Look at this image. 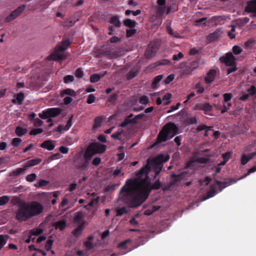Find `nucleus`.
Returning <instances> with one entry per match:
<instances>
[{
    "mask_svg": "<svg viewBox=\"0 0 256 256\" xmlns=\"http://www.w3.org/2000/svg\"><path fill=\"white\" fill-rule=\"evenodd\" d=\"M206 18H203L196 21V25L197 26H202L206 23Z\"/></svg>",
    "mask_w": 256,
    "mask_h": 256,
    "instance_id": "obj_57",
    "label": "nucleus"
},
{
    "mask_svg": "<svg viewBox=\"0 0 256 256\" xmlns=\"http://www.w3.org/2000/svg\"><path fill=\"white\" fill-rule=\"evenodd\" d=\"M101 78V76L98 74H93L90 76V80L92 82H98Z\"/></svg>",
    "mask_w": 256,
    "mask_h": 256,
    "instance_id": "obj_34",
    "label": "nucleus"
},
{
    "mask_svg": "<svg viewBox=\"0 0 256 256\" xmlns=\"http://www.w3.org/2000/svg\"><path fill=\"white\" fill-rule=\"evenodd\" d=\"M98 198H94L90 200V202L88 203V204L87 206H85V208H88V206H92L94 204H98Z\"/></svg>",
    "mask_w": 256,
    "mask_h": 256,
    "instance_id": "obj_55",
    "label": "nucleus"
},
{
    "mask_svg": "<svg viewBox=\"0 0 256 256\" xmlns=\"http://www.w3.org/2000/svg\"><path fill=\"white\" fill-rule=\"evenodd\" d=\"M42 232H43L42 229L41 228H34L31 230L32 234L33 235H34V236L38 235V234L42 233Z\"/></svg>",
    "mask_w": 256,
    "mask_h": 256,
    "instance_id": "obj_43",
    "label": "nucleus"
},
{
    "mask_svg": "<svg viewBox=\"0 0 256 256\" xmlns=\"http://www.w3.org/2000/svg\"><path fill=\"white\" fill-rule=\"evenodd\" d=\"M220 60L222 63L228 66L236 64V58L231 52L227 53L225 56L220 57Z\"/></svg>",
    "mask_w": 256,
    "mask_h": 256,
    "instance_id": "obj_8",
    "label": "nucleus"
},
{
    "mask_svg": "<svg viewBox=\"0 0 256 256\" xmlns=\"http://www.w3.org/2000/svg\"><path fill=\"white\" fill-rule=\"evenodd\" d=\"M6 242V238L2 235H0V250L5 245Z\"/></svg>",
    "mask_w": 256,
    "mask_h": 256,
    "instance_id": "obj_44",
    "label": "nucleus"
},
{
    "mask_svg": "<svg viewBox=\"0 0 256 256\" xmlns=\"http://www.w3.org/2000/svg\"><path fill=\"white\" fill-rule=\"evenodd\" d=\"M232 52L234 54H238L242 52V48L238 46H234L232 48Z\"/></svg>",
    "mask_w": 256,
    "mask_h": 256,
    "instance_id": "obj_48",
    "label": "nucleus"
},
{
    "mask_svg": "<svg viewBox=\"0 0 256 256\" xmlns=\"http://www.w3.org/2000/svg\"><path fill=\"white\" fill-rule=\"evenodd\" d=\"M144 114H138L135 116L134 118L132 119L131 118V117L132 116V115H130L128 118H126L124 121L120 125V127H125L128 124H129L131 122H133L134 123L136 122L135 120L141 118L144 116Z\"/></svg>",
    "mask_w": 256,
    "mask_h": 256,
    "instance_id": "obj_12",
    "label": "nucleus"
},
{
    "mask_svg": "<svg viewBox=\"0 0 256 256\" xmlns=\"http://www.w3.org/2000/svg\"><path fill=\"white\" fill-rule=\"evenodd\" d=\"M245 11L250 12L253 16H256V0H252L248 2Z\"/></svg>",
    "mask_w": 256,
    "mask_h": 256,
    "instance_id": "obj_11",
    "label": "nucleus"
},
{
    "mask_svg": "<svg viewBox=\"0 0 256 256\" xmlns=\"http://www.w3.org/2000/svg\"><path fill=\"white\" fill-rule=\"evenodd\" d=\"M24 5H22L18 7L16 10L12 12V13L9 16L6 18L5 22H8L14 20L22 13V12L24 10Z\"/></svg>",
    "mask_w": 256,
    "mask_h": 256,
    "instance_id": "obj_9",
    "label": "nucleus"
},
{
    "mask_svg": "<svg viewBox=\"0 0 256 256\" xmlns=\"http://www.w3.org/2000/svg\"><path fill=\"white\" fill-rule=\"evenodd\" d=\"M162 75H158L156 76L152 82V86L154 87L162 80Z\"/></svg>",
    "mask_w": 256,
    "mask_h": 256,
    "instance_id": "obj_40",
    "label": "nucleus"
},
{
    "mask_svg": "<svg viewBox=\"0 0 256 256\" xmlns=\"http://www.w3.org/2000/svg\"><path fill=\"white\" fill-rule=\"evenodd\" d=\"M174 78V74H171L167 76V78L164 80V82L166 84L170 83L172 82Z\"/></svg>",
    "mask_w": 256,
    "mask_h": 256,
    "instance_id": "obj_60",
    "label": "nucleus"
},
{
    "mask_svg": "<svg viewBox=\"0 0 256 256\" xmlns=\"http://www.w3.org/2000/svg\"><path fill=\"white\" fill-rule=\"evenodd\" d=\"M122 130H118L116 132L114 133L111 136L114 139L120 140V136L122 134Z\"/></svg>",
    "mask_w": 256,
    "mask_h": 256,
    "instance_id": "obj_56",
    "label": "nucleus"
},
{
    "mask_svg": "<svg viewBox=\"0 0 256 256\" xmlns=\"http://www.w3.org/2000/svg\"><path fill=\"white\" fill-rule=\"evenodd\" d=\"M96 100L95 96L92 94H90L88 95L86 102L88 104H92Z\"/></svg>",
    "mask_w": 256,
    "mask_h": 256,
    "instance_id": "obj_51",
    "label": "nucleus"
},
{
    "mask_svg": "<svg viewBox=\"0 0 256 256\" xmlns=\"http://www.w3.org/2000/svg\"><path fill=\"white\" fill-rule=\"evenodd\" d=\"M138 102L141 104L146 105L149 102V98L146 96H142L140 97Z\"/></svg>",
    "mask_w": 256,
    "mask_h": 256,
    "instance_id": "obj_31",
    "label": "nucleus"
},
{
    "mask_svg": "<svg viewBox=\"0 0 256 256\" xmlns=\"http://www.w3.org/2000/svg\"><path fill=\"white\" fill-rule=\"evenodd\" d=\"M116 216H122L128 212V209L126 207L118 208L116 209Z\"/></svg>",
    "mask_w": 256,
    "mask_h": 256,
    "instance_id": "obj_28",
    "label": "nucleus"
},
{
    "mask_svg": "<svg viewBox=\"0 0 256 256\" xmlns=\"http://www.w3.org/2000/svg\"><path fill=\"white\" fill-rule=\"evenodd\" d=\"M41 162V159L38 158L32 159L28 161L24 164V166L27 169L30 166H32L37 165L38 164H40Z\"/></svg>",
    "mask_w": 256,
    "mask_h": 256,
    "instance_id": "obj_18",
    "label": "nucleus"
},
{
    "mask_svg": "<svg viewBox=\"0 0 256 256\" xmlns=\"http://www.w3.org/2000/svg\"><path fill=\"white\" fill-rule=\"evenodd\" d=\"M248 94L250 96H254L256 94V88L254 86L252 85L247 90Z\"/></svg>",
    "mask_w": 256,
    "mask_h": 256,
    "instance_id": "obj_37",
    "label": "nucleus"
},
{
    "mask_svg": "<svg viewBox=\"0 0 256 256\" xmlns=\"http://www.w3.org/2000/svg\"><path fill=\"white\" fill-rule=\"evenodd\" d=\"M24 98V94L22 92H20L16 94L15 98L12 100V102L14 104L18 103L21 104L22 103Z\"/></svg>",
    "mask_w": 256,
    "mask_h": 256,
    "instance_id": "obj_17",
    "label": "nucleus"
},
{
    "mask_svg": "<svg viewBox=\"0 0 256 256\" xmlns=\"http://www.w3.org/2000/svg\"><path fill=\"white\" fill-rule=\"evenodd\" d=\"M16 217L20 221H26L32 217L26 203L20 206L16 212Z\"/></svg>",
    "mask_w": 256,
    "mask_h": 256,
    "instance_id": "obj_4",
    "label": "nucleus"
},
{
    "mask_svg": "<svg viewBox=\"0 0 256 256\" xmlns=\"http://www.w3.org/2000/svg\"><path fill=\"white\" fill-rule=\"evenodd\" d=\"M74 80V76L72 75H68L64 77V81L66 84H68L69 82H72Z\"/></svg>",
    "mask_w": 256,
    "mask_h": 256,
    "instance_id": "obj_42",
    "label": "nucleus"
},
{
    "mask_svg": "<svg viewBox=\"0 0 256 256\" xmlns=\"http://www.w3.org/2000/svg\"><path fill=\"white\" fill-rule=\"evenodd\" d=\"M60 95L64 96V95H68L71 96H76V92L71 88H66L61 91Z\"/></svg>",
    "mask_w": 256,
    "mask_h": 256,
    "instance_id": "obj_21",
    "label": "nucleus"
},
{
    "mask_svg": "<svg viewBox=\"0 0 256 256\" xmlns=\"http://www.w3.org/2000/svg\"><path fill=\"white\" fill-rule=\"evenodd\" d=\"M216 74L215 70H210L206 74L204 78V81L206 84H210L212 82Z\"/></svg>",
    "mask_w": 256,
    "mask_h": 256,
    "instance_id": "obj_15",
    "label": "nucleus"
},
{
    "mask_svg": "<svg viewBox=\"0 0 256 256\" xmlns=\"http://www.w3.org/2000/svg\"><path fill=\"white\" fill-rule=\"evenodd\" d=\"M48 110L50 117H56L60 113V110L59 108H48Z\"/></svg>",
    "mask_w": 256,
    "mask_h": 256,
    "instance_id": "obj_19",
    "label": "nucleus"
},
{
    "mask_svg": "<svg viewBox=\"0 0 256 256\" xmlns=\"http://www.w3.org/2000/svg\"><path fill=\"white\" fill-rule=\"evenodd\" d=\"M256 172V166H255L252 167V168H250V169H249L248 170V171L247 173L244 176L240 178L239 179H238V180L232 179V180H230L229 181L223 182L216 181V184L217 186H218V188H220V190L221 191V190H222L223 188H225L226 187L228 186H230L232 184H234V183L236 182L238 180H242V179L248 176L251 173L254 172Z\"/></svg>",
    "mask_w": 256,
    "mask_h": 256,
    "instance_id": "obj_7",
    "label": "nucleus"
},
{
    "mask_svg": "<svg viewBox=\"0 0 256 256\" xmlns=\"http://www.w3.org/2000/svg\"><path fill=\"white\" fill-rule=\"evenodd\" d=\"M136 32V30L134 29H130L126 30V36L130 37L134 34Z\"/></svg>",
    "mask_w": 256,
    "mask_h": 256,
    "instance_id": "obj_64",
    "label": "nucleus"
},
{
    "mask_svg": "<svg viewBox=\"0 0 256 256\" xmlns=\"http://www.w3.org/2000/svg\"><path fill=\"white\" fill-rule=\"evenodd\" d=\"M88 224V223L86 222H84L81 223L72 232L73 234L76 236H79L84 230L85 226Z\"/></svg>",
    "mask_w": 256,
    "mask_h": 256,
    "instance_id": "obj_14",
    "label": "nucleus"
},
{
    "mask_svg": "<svg viewBox=\"0 0 256 256\" xmlns=\"http://www.w3.org/2000/svg\"><path fill=\"white\" fill-rule=\"evenodd\" d=\"M84 73L80 68H78L76 72V76L78 78H82L83 76Z\"/></svg>",
    "mask_w": 256,
    "mask_h": 256,
    "instance_id": "obj_63",
    "label": "nucleus"
},
{
    "mask_svg": "<svg viewBox=\"0 0 256 256\" xmlns=\"http://www.w3.org/2000/svg\"><path fill=\"white\" fill-rule=\"evenodd\" d=\"M236 30V28L234 26H232V30L231 31L229 32H228V36H230V38H235V34H234V32Z\"/></svg>",
    "mask_w": 256,
    "mask_h": 256,
    "instance_id": "obj_62",
    "label": "nucleus"
},
{
    "mask_svg": "<svg viewBox=\"0 0 256 256\" xmlns=\"http://www.w3.org/2000/svg\"><path fill=\"white\" fill-rule=\"evenodd\" d=\"M72 116L68 120L67 124H66V126L63 128V130H68L70 129V128L72 126Z\"/></svg>",
    "mask_w": 256,
    "mask_h": 256,
    "instance_id": "obj_45",
    "label": "nucleus"
},
{
    "mask_svg": "<svg viewBox=\"0 0 256 256\" xmlns=\"http://www.w3.org/2000/svg\"><path fill=\"white\" fill-rule=\"evenodd\" d=\"M195 88L198 90V93L201 94L204 91V88L201 86L200 82H198L196 84Z\"/></svg>",
    "mask_w": 256,
    "mask_h": 256,
    "instance_id": "obj_53",
    "label": "nucleus"
},
{
    "mask_svg": "<svg viewBox=\"0 0 256 256\" xmlns=\"http://www.w3.org/2000/svg\"><path fill=\"white\" fill-rule=\"evenodd\" d=\"M54 226L56 229H59L62 230H64L66 226V222L64 220H60L56 222Z\"/></svg>",
    "mask_w": 256,
    "mask_h": 256,
    "instance_id": "obj_20",
    "label": "nucleus"
},
{
    "mask_svg": "<svg viewBox=\"0 0 256 256\" xmlns=\"http://www.w3.org/2000/svg\"><path fill=\"white\" fill-rule=\"evenodd\" d=\"M26 132L27 130L21 126H18L16 129V134L18 136L24 135Z\"/></svg>",
    "mask_w": 256,
    "mask_h": 256,
    "instance_id": "obj_26",
    "label": "nucleus"
},
{
    "mask_svg": "<svg viewBox=\"0 0 256 256\" xmlns=\"http://www.w3.org/2000/svg\"><path fill=\"white\" fill-rule=\"evenodd\" d=\"M26 204L32 217L40 214L44 210L43 205L37 201H32Z\"/></svg>",
    "mask_w": 256,
    "mask_h": 256,
    "instance_id": "obj_6",
    "label": "nucleus"
},
{
    "mask_svg": "<svg viewBox=\"0 0 256 256\" xmlns=\"http://www.w3.org/2000/svg\"><path fill=\"white\" fill-rule=\"evenodd\" d=\"M53 242L54 241L52 240H48L46 241L45 245V248L46 250H49L51 249Z\"/></svg>",
    "mask_w": 256,
    "mask_h": 256,
    "instance_id": "obj_54",
    "label": "nucleus"
},
{
    "mask_svg": "<svg viewBox=\"0 0 256 256\" xmlns=\"http://www.w3.org/2000/svg\"><path fill=\"white\" fill-rule=\"evenodd\" d=\"M141 12V10H138L136 11H133L131 10H126L125 12L126 15L128 16L130 14H132L134 16H138L140 14Z\"/></svg>",
    "mask_w": 256,
    "mask_h": 256,
    "instance_id": "obj_46",
    "label": "nucleus"
},
{
    "mask_svg": "<svg viewBox=\"0 0 256 256\" xmlns=\"http://www.w3.org/2000/svg\"><path fill=\"white\" fill-rule=\"evenodd\" d=\"M230 68H228L227 70V74H231L232 72H234L237 70V68L236 66V64H234V66H230Z\"/></svg>",
    "mask_w": 256,
    "mask_h": 256,
    "instance_id": "obj_61",
    "label": "nucleus"
},
{
    "mask_svg": "<svg viewBox=\"0 0 256 256\" xmlns=\"http://www.w3.org/2000/svg\"><path fill=\"white\" fill-rule=\"evenodd\" d=\"M106 150V146L99 142H93L90 144L84 152V162L80 167L82 170H85L88 166V162L96 154H102Z\"/></svg>",
    "mask_w": 256,
    "mask_h": 256,
    "instance_id": "obj_2",
    "label": "nucleus"
},
{
    "mask_svg": "<svg viewBox=\"0 0 256 256\" xmlns=\"http://www.w3.org/2000/svg\"><path fill=\"white\" fill-rule=\"evenodd\" d=\"M177 132L176 126L173 123H169L166 124L160 132L158 140L160 142H165L168 139L173 138Z\"/></svg>",
    "mask_w": 256,
    "mask_h": 256,
    "instance_id": "obj_3",
    "label": "nucleus"
},
{
    "mask_svg": "<svg viewBox=\"0 0 256 256\" xmlns=\"http://www.w3.org/2000/svg\"><path fill=\"white\" fill-rule=\"evenodd\" d=\"M48 182L44 180H39V182L34 184V186L36 187H41L42 186H45L48 184Z\"/></svg>",
    "mask_w": 256,
    "mask_h": 256,
    "instance_id": "obj_49",
    "label": "nucleus"
},
{
    "mask_svg": "<svg viewBox=\"0 0 256 256\" xmlns=\"http://www.w3.org/2000/svg\"><path fill=\"white\" fill-rule=\"evenodd\" d=\"M216 192L215 190H212L207 192L206 196H204L201 200H198V202H202L208 199L209 198L213 197L216 195Z\"/></svg>",
    "mask_w": 256,
    "mask_h": 256,
    "instance_id": "obj_24",
    "label": "nucleus"
},
{
    "mask_svg": "<svg viewBox=\"0 0 256 256\" xmlns=\"http://www.w3.org/2000/svg\"><path fill=\"white\" fill-rule=\"evenodd\" d=\"M39 116L42 119H46L50 117L48 110L43 111L42 113L38 114Z\"/></svg>",
    "mask_w": 256,
    "mask_h": 256,
    "instance_id": "obj_50",
    "label": "nucleus"
},
{
    "mask_svg": "<svg viewBox=\"0 0 256 256\" xmlns=\"http://www.w3.org/2000/svg\"><path fill=\"white\" fill-rule=\"evenodd\" d=\"M66 48H62V46H56L54 52L48 57V59L54 61L66 59L68 54L64 52Z\"/></svg>",
    "mask_w": 256,
    "mask_h": 256,
    "instance_id": "obj_5",
    "label": "nucleus"
},
{
    "mask_svg": "<svg viewBox=\"0 0 256 256\" xmlns=\"http://www.w3.org/2000/svg\"><path fill=\"white\" fill-rule=\"evenodd\" d=\"M83 218V214L81 212H78L75 215L74 220L75 222H80Z\"/></svg>",
    "mask_w": 256,
    "mask_h": 256,
    "instance_id": "obj_33",
    "label": "nucleus"
},
{
    "mask_svg": "<svg viewBox=\"0 0 256 256\" xmlns=\"http://www.w3.org/2000/svg\"><path fill=\"white\" fill-rule=\"evenodd\" d=\"M250 97V96L246 92H244L242 94V96L240 98V100L242 101H246L249 99Z\"/></svg>",
    "mask_w": 256,
    "mask_h": 256,
    "instance_id": "obj_59",
    "label": "nucleus"
},
{
    "mask_svg": "<svg viewBox=\"0 0 256 256\" xmlns=\"http://www.w3.org/2000/svg\"><path fill=\"white\" fill-rule=\"evenodd\" d=\"M9 200V197L6 196L0 198V206H3L6 204Z\"/></svg>",
    "mask_w": 256,
    "mask_h": 256,
    "instance_id": "obj_47",
    "label": "nucleus"
},
{
    "mask_svg": "<svg viewBox=\"0 0 256 256\" xmlns=\"http://www.w3.org/2000/svg\"><path fill=\"white\" fill-rule=\"evenodd\" d=\"M22 139L18 138H13L12 142V144L15 147H17L20 146L22 142Z\"/></svg>",
    "mask_w": 256,
    "mask_h": 256,
    "instance_id": "obj_36",
    "label": "nucleus"
},
{
    "mask_svg": "<svg viewBox=\"0 0 256 256\" xmlns=\"http://www.w3.org/2000/svg\"><path fill=\"white\" fill-rule=\"evenodd\" d=\"M94 240L92 236H90L88 238V240L84 242V245L88 250H90L94 247V245L92 242Z\"/></svg>",
    "mask_w": 256,
    "mask_h": 256,
    "instance_id": "obj_23",
    "label": "nucleus"
},
{
    "mask_svg": "<svg viewBox=\"0 0 256 256\" xmlns=\"http://www.w3.org/2000/svg\"><path fill=\"white\" fill-rule=\"evenodd\" d=\"M231 155L232 153L230 152H226L222 154V158L224 160L228 162L230 158Z\"/></svg>",
    "mask_w": 256,
    "mask_h": 256,
    "instance_id": "obj_58",
    "label": "nucleus"
},
{
    "mask_svg": "<svg viewBox=\"0 0 256 256\" xmlns=\"http://www.w3.org/2000/svg\"><path fill=\"white\" fill-rule=\"evenodd\" d=\"M138 74V71L136 70L133 69L130 70L128 74V80L132 79L136 76Z\"/></svg>",
    "mask_w": 256,
    "mask_h": 256,
    "instance_id": "obj_32",
    "label": "nucleus"
},
{
    "mask_svg": "<svg viewBox=\"0 0 256 256\" xmlns=\"http://www.w3.org/2000/svg\"><path fill=\"white\" fill-rule=\"evenodd\" d=\"M212 106L208 104H205L197 107L196 109L203 110L204 112H209L212 110Z\"/></svg>",
    "mask_w": 256,
    "mask_h": 256,
    "instance_id": "obj_27",
    "label": "nucleus"
},
{
    "mask_svg": "<svg viewBox=\"0 0 256 256\" xmlns=\"http://www.w3.org/2000/svg\"><path fill=\"white\" fill-rule=\"evenodd\" d=\"M36 178V174H28L26 177V180L28 182H32Z\"/></svg>",
    "mask_w": 256,
    "mask_h": 256,
    "instance_id": "obj_38",
    "label": "nucleus"
},
{
    "mask_svg": "<svg viewBox=\"0 0 256 256\" xmlns=\"http://www.w3.org/2000/svg\"><path fill=\"white\" fill-rule=\"evenodd\" d=\"M102 121V118H98L95 119L94 128H96L100 126Z\"/></svg>",
    "mask_w": 256,
    "mask_h": 256,
    "instance_id": "obj_41",
    "label": "nucleus"
},
{
    "mask_svg": "<svg viewBox=\"0 0 256 256\" xmlns=\"http://www.w3.org/2000/svg\"><path fill=\"white\" fill-rule=\"evenodd\" d=\"M156 50V48H154L153 44H150L146 51L145 56L147 58H150L155 54Z\"/></svg>",
    "mask_w": 256,
    "mask_h": 256,
    "instance_id": "obj_13",
    "label": "nucleus"
},
{
    "mask_svg": "<svg viewBox=\"0 0 256 256\" xmlns=\"http://www.w3.org/2000/svg\"><path fill=\"white\" fill-rule=\"evenodd\" d=\"M170 156H157L148 160L146 166L142 168L134 180H128L120 190L121 199L130 208L140 206L148 198L150 188L158 190L160 187L159 180L151 185V180L156 178L160 172L163 162H167Z\"/></svg>",
    "mask_w": 256,
    "mask_h": 256,
    "instance_id": "obj_1",
    "label": "nucleus"
},
{
    "mask_svg": "<svg viewBox=\"0 0 256 256\" xmlns=\"http://www.w3.org/2000/svg\"><path fill=\"white\" fill-rule=\"evenodd\" d=\"M40 146L48 150H52L55 148V144H54L52 141L50 140H47L44 142L40 144Z\"/></svg>",
    "mask_w": 256,
    "mask_h": 256,
    "instance_id": "obj_16",
    "label": "nucleus"
},
{
    "mask_svg": "<svg viewBox=\"0 0 256 256\" xmlns=\"http://www.w3.org/2000/svg\"><path fill=\"white\" fill-rule=\"evenodd\" d=\"M224 102H226L230 100L232 98V94L230 93H226L223 95Z\"/></svg>",
    "mask_w": 256,
    "mask_h": 256,
    "instance_id": "obj_52",
    "label": "nucleus"
},
{
    "mask_svg": "<svg viewBox=\"0 0 256 256\" xmlns=\"http://www.w3.org/2000/svg\"><path fill=\"white\" fill-rule=\"evenodd\" d=\"M26 170V168L24 166L23 168H18L12 172L13 175L17 176L20 174L21 173H22Z\"/></svg>",
    "mask_w": 256,
    "mask_h": 256,
    "instance_id": "obj_35",
    "label": "nucleus"
},
{
    "mask_svg": "<svg viewBox=\"0 0 256 256\" xmlns=\"http://www.w3.org/2000/svg\"><path fill=\"white\" fill-rule=\"evenodd\" d=\"M43 130L41 128H37L32 129L30 132V135L36 136L38 134H41Z\"/></svg>",
    "mask_w": 256,
    "mask_h": 256,
    "instance_id": "obj_39",
    "label": "nucleus"
},
{
    "mask_svg": "<svg viewBox=\"0 0 256 256\" xmlns=\"http://www.w3.org/2000/svg\"><path fill=\"white\" fill-rule=\"evenodd\" d=\"M167 31L168 33L176 38H181L182 36L177 32L173 31L170 27H167Z\"/></svg>",
    "mask_w": 256,
    "mask_h": 256,
    "instance_id": "obj_30",
    "label": "nucleus"
},
{
    "mask_svg": "<svg viewBox=\"0 0 256 256\" xmlns=\"http://www.w3.org/2000/svg\"><path fill=\"white\" fill-rule=\"evenodd\" d=\"M110 22L114 27H120L121 25V23L118 20V18L116 16H112L110 20Z\"/></svg>",
    "mask_w": 256,
    "mask_h": 256,
    "instance_id": "obj_22",
    "label": "nucleus"
},
{
    "mask_svg": "<svg viewBox=\"0 0 256 256\" xmlns=\"http://www.w3.org/2000/svg\"><path fill=\"white\" fill-rule=\"evenodd\" d=\"M220 36V34L218 32H215L212 34H210L208 36H207V40L208 42H212L214 40H215Z\"/></svg>",
    "mask_w": 256,
    "mask_h": 256,
    "instance_id": "obj_25",
    "label": "nucleus"
},
{
    "mask_svg": "<svg viewBox=\"0 0 256 256\" xmlns=\"http://www.w3.org/2000/svg\"><path fill=\"white\" fill-rule=\"evenodd\" d=\"M247 150L245 149L244 152L241 156L240 157V164L242 165H245L247 164L250 160L256 156V152H252L250 154H246Z\"/></svg>",
    "mask_w": 256,
    "mask_h": 256,
    "instance_id": "obj_10",
    "label": "nucleus"
},
{
    "mask_svg": "<svg viewBox=\"0 0 256 256\" xmlns=\"http://www.w3.org/2000/svg\"><path fill=\"white\" fill-rule=\"evenodd\" d=\"M124 26H129L130 28H134L135 27L136 22L134 20H132L130 19H126L124 21Z\"/></svg>",
    "mask_w": 256,
    "mask_h": 256,
    "instance_id": "obj_29",
    "label": "nucleus"
}]
</instances>
